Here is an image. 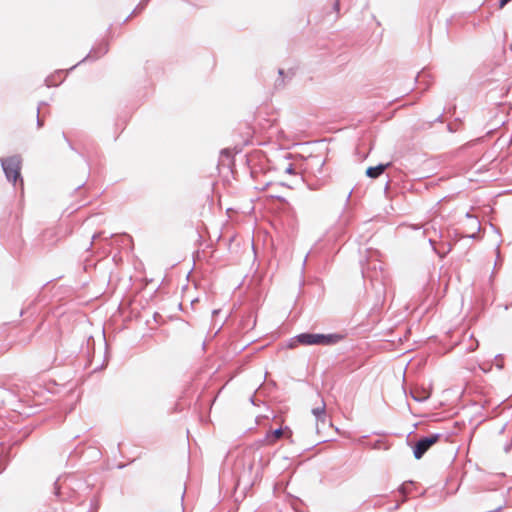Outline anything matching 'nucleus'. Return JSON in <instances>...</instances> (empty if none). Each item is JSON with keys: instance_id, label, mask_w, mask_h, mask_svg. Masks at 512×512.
Here are the masks:
<instances>
[{"instance_id": "obj_1", "label": "nucleus", "mask_w": 512, "mask_h": 512, "mask_svg": "<svg viewBox=\"0 0 512 512\" xmlns=\"http://www.w3.org/2000/svg\"><path fill=\"white\" fill-rule=\"evenodd\" d=\"M336 335L303 333L298 336V341L303 345H330L338 341Z\"/></svg>"}, {"instance_id": "obj_2", "label": "nucleus", "mask_w": 512, "mask_h": 512, "mask_svg": "<svg viewBox=\"0 0 512 512\" xmlns=\"http://www.w3.org/2000/svg\"><path fill=\"white\" fill-rule=\"evenodd\" d=\"M2 167L8 180L14 183L20 177L21 162L18 157H9L2 160Z\"/></svg>"}, {"instance_id": "obj_3", "label": "nucleus", "mask_w": 512, "mask_h": 512, "mask_svg": "<svg viewBox=\"0 0 512 512\" xmlns=\"http://www.w3.org/2000/svg\"><path fill=\"white\" fill-rule=\"evenodd\" d=\"M440 439V435L433 434L421 438L414 446L413 453L416 459H421L423 455Z\"/></svg>"}, {"instance_id": "obj_4", "label": "nucleus", "mask_w": 512, "mask_h": 512, "mask_svg": "<svg viewBox=\"0 0 512 512\" xmlns=\"http://www.w3.org/2000/svg\"><path fill=\"white\" fill-rule=\"evenodd\" d=\"M291 436L292 431L288 427H286L285 429H276L266 435L265 443L267 445H273L282 437L291 438Z\"/></svg>"}, {"instance_id": "obj_5", "label": "nucleus", "mask_w": 512, "mask_h": 512, "mask_svg": "<svg viewBox=\"0 0 512 512\" xmlns=\"http://www.w3.org/2000/svg\"><path fill=\"white\" fill-rule=\"evenodd\" d=\"M390 166V163L387 164H379L375 167H368L366 170V175L370 178L379 177L385 170Z\"/></svg>"}, {"instance_id": "obj_6", "label": "nucleus", "mask_w": 512, "mask_h": 512, "mask_svg": "<svg viewBox=\"0 0 512 512\" xmlns=\"http://www.w3.org/2000/svg\"><path fill=\"white\" fill-rule=\"evenodd\" d=\"M313 415L316 417L317 422H325L326 421V408L324 402H321L318 406L312 409Z\"/></svg>"}, {"instance_id": "obj_7", "label": "nucleus", "mask_w": 512, "mask_h": 512, "mask_svg": "<svg viewBox=\"0 0 512 512\" xmlns=\"http://www.w3.org/2000/svg\"><path fill=\"white\" fill-rule=\"evenodd\" d=\"M510 1L511 0H500V3H499L500 8H503Z\"/></svg>"}]
</instances>
